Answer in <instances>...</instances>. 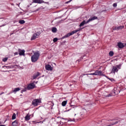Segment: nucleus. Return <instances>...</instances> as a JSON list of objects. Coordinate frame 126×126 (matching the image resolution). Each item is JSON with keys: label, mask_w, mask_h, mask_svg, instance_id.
<instances>
[{"label": "nucleus", "mask_w": 126, "mask_h": 126, "mask_svg": "<svg viewBox=\"0 0 126 126\" xmlns=\"http://www.w3.org/2000/svg\"><path fill=\"white\" fill-rule=\"evenodd\" d=\"M40 57V53L38 52H35L33 53V55L31 57V60L32 63H35L37 62Z\"/></svg>", "instance_id": "nucleus-1"}, {"label": "nucleus", "mask_w": 126, "mask_h": 126, "mask_svg": "<svg viewBox=\"0 0 126 126\" xmlns=\"http://www.w3.org/2000/svg\"><path fill=\"white\" fill-rule=\"evenodd\" d=\"M120 91L119 90V88H114V90L112 91V92L111 94H109L106 95V97H110L111 96H115L117 94H119Z\"/></svg>", "instance_id": "nucleus-2"}, {"label": "nucleus", "mask_w": 126, "mask_h": 126, "mask_svg": "<svg viewBox=\"0 0 126 126\" xmlns=\"http://www.w3.org/2000/svg\"><path fill=\"white\" fill-rule=\"evenodd\" d=\"M121 67L122 64H120L118 65H116V66H113L111 73H114L115 74L116 72H118V71H119V69H121Z\"/></svg>", "instance_id": "nucleus-3"}, {"label": "nucleus", "mask_w": 126, "mask_h": 126, "mask_svg": "<svg viewBox=\"0 0 126 126\" xmlns=\"http://www.w3.org/2000/svg\"><path fill=\"white\" fill-rule=\"evenodd\" d=\"M42 103V100L40 99H35L32 101V105L35 107H37L38 105H40Z\"/></svg>", "instance_id": "nucleus-4"}, {"label": "nucleus", "mask_w": 126, "mask_h": 126, "mask_svg": "<svg viewBox=\"0 0 126 126\" xmlns=\"http://www.w3.org/2000/svg\"><path fill=\"white\" fill-rule=\"evenodd\" d=\"M90 75H102L103 73L101 71L96 70L94 73L89 74Z\"/></svg>", "instance_id": "nucleus-5"}, {"label": "nucleus", "mask_w": 126, "mask_h": 126, "mask_svg": "<svg viewBox=\"0 0 126 126\" xmlns=\"http://www.w3.org/2000/svg\"><path fill=\"white\" fill-rule=\"evenodd\" d=\"M40 34H41V32H37L36 33L33 34L31 40H35V39L38 38V37L40 36Z\"/></svg>", "instance_id": "nucleus-6"}, {"label": "nucleus", "mask_w": 126, "mask_h": 126, "mask_svg": "<svg viewBox=\"0 0 126 126\" xmlns=\"http://www.w3.org/2000/svg\"><path fill=\"white\" fill-rule=\"evenodd\" d=\"M33 88H35V84H34V83L29 84L27 87L28 90H30V89H33Z\"/></svg>", "instance_id": "nucleus-7"}, {"label": "nucleus", "mask_w": 126, "mask_h": 126, "mask_svg": "<svg viewBox=\"0 0 126 126\" xmlns=\"http://www.w3.org/2000/svg\"><path fill=\"white\" fill-rule=\"evenodd\" d=\"M33 2H34V3H45L43 0H33Z\"/></svg>", "instance_id": "nucleus-8"}, {"label": "nucleus", "mask_w": 126, "mask_h": 126, "mask_svg": "<svg viewBox=\"0 0 126 126\" xmlns=\"http://www.w3.org/2000/svg\"><path fill=\"white\" fill-rule=\"evenodd\" d=\"M86 112V110L85 109H83L82 112L80 113V117L83 118L84 117V113Z\"/></svg>", "instance_id": "nucleus-9"}, {"label": "nucleus", "mask_w": 126, "mask_h": 126, "mask_svg": "<svg viewBox=\"0 0 126 126\" xmlns=\"http://www.w3.org/2000/svg\"><path fill=\"white\" fill-rule=\"evenodd\" d=\"M19 55H20V56H24V54L25 53V50H21V49H19Z\"/></svg>", "instance_id": "nucleus-10"}, {"label": "nucleus", "mask_w": 126, "mask_h": 126, "mask_svg": "<svg viewBox=\"0 0 126 126\" xmlns=\"http://www.w3.org/2000/svg\"><path fill=\"white\" fill-rule=\"evenodd\" d=\"M45 68L46 70H53V68L49 64L46 65Z\"/></svg>", "instance_id": "nucleus-11"}, {"label": "nucleus", "mask_w": 126, "mask_h": 126, "mask_svg": "<svg viewBox=\"0 0 126 126\" xmlns=\"http://www.w3.org/2000/svg\"><path fill=\"white\" fill-rule=\"evenodd\" d=\"M87 23H89V22L88 21H86L85 20H84L79 25L80 27H81L82 26H84L85 24H87Z\"/></svg>", "instance_id": "nucleus-12"}, {"label": "nucleus", "mask_w": 126, "mask_h": 126, "mask_svg": "<svg viewBox=\"0 0 126 126\" xmlns=\"http://www.w3.org/2000/svg\"><path fill=\"white\" fill-rule=\"evenodd\" d=\"M97 18H98L96 16H94V17H91L88 20V22H90L91 21H93V20H95V19H97Z\"/></svg>", "instance_id": "nucleus-13"}, {"label": "nucleus", "mask_w": 126, "mask_h": 126, "mask_svg": "<svg viewBox=\"0 0 126 126\" xmlns=\"http://www.w3.org/2000/svg\"><path fill=\"white\" fill-rule=\"evenodd\" d=\"M118 47L120 48V49H122L125 47V45H124V43L119 42L118 43Z\"/></svg>", "instance_id": "nucleus-14"}, {"label": "nucleus", "mask_w": 126, "mask_h": 126, "mask_svg": "<svg viewBox=\"0 0 126 126\" xmlns=\"http://www.w3.org/2000/svg\"><path fill=\"white\" fill-rule=\"evenodd\" d=\"M81 29H78L76 30L73 31V32H71V34L73 35V34H75V33H77L78 31H80Z\"/></svg>", "instance_id": "nucleus-15"}, {"label": "nucleus", "mask_w": 126, "mask_h": 126, "mask_svg": "<svg viewBox=\"0 0 126 126\" xmlns=\"http://www.w3.org/2000/svg\"><path fill=\"white\" fill-rule=\"evenodd\" d=\"M30 117H31V115L28 114L25 117V121H29L30 120Z\"/></svg>", "instance_id": "nucleus-16"}, {"label": "nucleus", "mask_w": 126, "mask_h": 126, "mask_svg": "<svg viewBox=\"0 0 126 126\" xmlns=\"http://www.w3.org/2000/svg\"><path fill=\"white\" fill-rule=\"evenodd\" d=\"M124 28V26H121L119 27H116L114 29V30H120V29H123Z\"/></svg>", "instance_id": "nucleus-17"}, {"label": "nucleus", "mask_w": 126, "mask_h": 126, "mask_svg": "<svg viewBox=\"0 0 126 126\" xmlns=\"http://www.w3.org/2000/svg\"><path fill=\"white\" fill-rule=\"evenodd\" d=\"M20 90V88H15L14 90H12V92L15 94L16 92H18V91H19Z\"/></svg>", "instance_id": "nucleus-18"}, {"label": "nucleus", "mask_w": 126, "mask_h": 126, "mask_svg": "<svg viewBox=\"0 0 126 126\" xmlns=\"http://www.w3.org/2000/svg\"><path fill=\"white\" fill-rule=\"evenodd\" d=\"M39 75H40V73L37 72L36 74H35V75H34L33 76L32 79H36V78H37V77H38V76H39Z\"/></svg>", "instance_id": "nucleus-19"}, {"label": "nucleus", "mask_w": 126, "mask_h": 126, "mask_svg": "<svg viewBox=\"0 0 126 126\" xmlns=\"http://www.w3.org/2000/svg\"><path fill=\"white\" fill-rule=\"evenodd\" d=\"M71 32L67 33V34L65 35L64 36L62 37V39H64V38H67V37H69V36H71Z\"/></svg>", "instance_id": "nucleus-20"}, {"label": "nucleus", "mask_w": 126, "mask_h": 126, "mask_svg": "<svg viewBox=\"0 0 126 126\" xmlns=\"http://www.w3.org/2000/svg\"><path fill=\"white\" fill-rule=\"evenodd\" d=\"M71 32L67 33V34L65 35L64 36L62 37V39H64V38H67V37H69V36H71Z\"/></svg>", "instance_id": "nucleus-21"}, {"label": "nucleus", "mask_w": 126, "mask_h": 126, "mask_svg": "<svg viewBox=\"0 0 126 126\" xmlns=\"http://www.w3.org/2000/svg\"><path fill=\"white\" fill-rule=\"evenodd\" d=\"M66 104H67V100H64L62 103V105L63 107H64Z\"/></svg>", "instance_id": "nucleus-22"}, {"label": "nucleus", "mask_w": 126, "mask_h": 126, "mask_svg": "<svg viewBox=\"0 0 126 126\" xmlns=\"http://www.w3.org/2000/svg\"><path fill=\"white\" fill-rule=\"evenodd\" d=\"M62 120H64V121H67V122H74V119H69V120L68 119H63V118Z\"/></svg>", "instance_id": "nucleus-23"}, {"label": "nucleus", "mask_w": 126, "mask_h": 126, "mask_svg": "<svg viewBox=\"0 0 126 126\" xmlns=\"http://www.w3.org/2000/svg\"><path fill=\"white\" fill-rule=\"evenodd\" d=\"M17 126V121H15L12 123V126Z\"/></svg>", "instance_id": "nucleus-24"}, {"label": "nucleus", "mask_w": 126, "mask_h": 126, "mask_svg": "<svg viewBox=\"0 0 126 126\" xmlns=\"http://www.w3.org/2000/svg\"><path fill=\"white\" fill-rule=\"evenodd\" d=\"M52 32L53 33H56V32H57V28H52Z\"/></svg>", "instance_id": "nucleus-25"}, {"label": "nucleus", "mask_w": 126, "mask_h": 126, "mask_svg": "<svg viewBox=\"0 0 126 126\" xmlns=\"http://www.w3.org/2000/svg\"><path fill=\"white\" fill-rule=\"evenodd\" d=\"M19 23H20V24H24V23H25V21L21 20L19 21Z\"/></svg>", "instance_id": "nucleus-26"}, {"label": "nucleus", "mask_w": 126, "mask_h": 126, "mask_svg": "<svg viewBox=\"0 0 126 126\" xmlns=\"http://www.w3.org/2000/svg\"><path fill=\"white\" fill-rule=\"evenodd\" d=\"M15 119H16V114L14 113L12 116V120H15Z\"/></svg>", "instance_id": "nucleus-27"}, {"label": "nucleus", "mask_w": 126, "mask_h": 126, "mask_svg": "<svg viewBox=\"0 0 126 126\" xmlns=\"http://www.w3.org/2000/svg\"><path fill=\"white\" fill-rule=\"evenodd\" d=\"M105 76V77L108 78V79H109V80H110V81H111L112 82H115V80L114 79L108 78V77H107V76Z\"/></svg>", "instance_id": "nucleus-28"}, {"label": "nucleus", "mask_w": 126, "mask_h": 126, "mask_svg": "<svg viewBox=\"0 0 126 126\" xmlns=\"http://www.w3.org/2000/svg\"><path fill=\"white\" fill-rule=\"evenodd\" d=\"M109 56L110 57H113V56H114V52L113 51H110L109 52Z\"/></svg>", "instance_id": "nucleus-29"}, {"label": "nucleus", "mask_w": 126, "mask_h": 126, "mask_svg": "<svg viewBox=\"0 0 126 126\" xmlns=\"http://www.w3.org/2000/svg\"><path fill=\"white\" fill-rule=\"evenodd\" d=\"M116 124H118L117 121H114L112 124L110 126H114V125H116Z\"/></svg>", "instance_id": "nucleus-30"}, {"label": "nucleus", "mask_w": 126, "mask_h": 126, "mask_svg": "<svg viewBox=\"0 0 126 126\" xmlns=\"http://www.w3.org/2000/svg\"><path fill=\"white\" fill-rule=\"evenodd\" d=\"M7 60H8V58H5L3 59L2 61H3V62H4V63H5V62H6L7 61Z\"/></svg>", "instance_id": "nucleus-31"}, {"label": "nucleus", "mask_w": 126, "mask_h": 126, "mask_svg": "<svg viewBox=\"0 0 126 126\" xmlns=\"http://www.w3.org/2000/svg\"><path fill=\"white\" fill-rule=\"evenodd\" d=\"M63 124H65V122L63 121V122L62 121L60 122V125H61V126H63Z\"/></svg>", "instance_id": "nucleus-32"}, {"label": "nucleus", "mask_w": 126, "mask_h": 126, "mask_svg": "<svg viewBox=\"0 0 126 126\" xmlns=\"http://www.w3.org/2000/svg\"><path fill=\"white\" fill-rule=\"evenodd\" d=\"M57 41H58V38L56 37L53 39V42H54V43H56V42H57Z\"/></svg>", "instance_id": "nucleus-33"}, {"label": "nucleus", "mask_w": 126, "mask_h": 126, "mask_svg": "<svg viewBox=\"0 0 126 126\" xmlns=\"http://www.w3.org/2000/svg\"><path fill=\"white\" fill-rule=\"evenodd\" d=\"M113 6L114 7H117V3H114L113 4Z\"/></svg>", "instance_id": "nucleus-34"}, {"label": "nucleus", "mask_w": 126, "mask_h": 126, "mask_svg": "<svg viewBox=\"0 0 126 126\" xmlns=\"http://www.w3.org/2000/svg\"><path fill=\"white\" fill-rule=\"evenodd\" d=\"M27 90V88H25L24 90H23L22 91V92H25Z\"/></svg>", "instance_id": "nucleus-35"}, {"label": "nucleus", "mask_w": 126, "mask_h": 126, "mask_svg": "<svg viewBox=\"0 0 126 126\" xmlns=\"http://www.w3.org/2000/svg\"><path fill=\"white\" fill-rule=\"evenodd\" d=\"M14 55H18V52H15V53H14Z\"/></svg>", "instance_id": "nucleus-36"}, {"label": "nucleus", "mask_w": 126, "mask_h": 126, "mask_svg": "<svg viewBox=\"0 0 126 126\" xmlns=\"http://www.w3.org/2000/svg\"><path fill=\"white\" fill-rule=\"evenodd\" d=\"M19 4H20V3H19V4H17V5H18V6H19Z\"/></svg>", "instance_id": "nucleus-37"}, {"label": "nucleus", "mask_w": 126, "mask_h": 126, "mask_svg": "<svg viewBox=\"0 0 126 126\" xmlns=\"http://www.w3.org/2000/svg\"><path fill=\"white\" fill-rule=\"evenodd\" d=\"M35 11H38V10H36Z\"/></svg>", "instance_id": "nucleus-38"}, {"label": "nucleus", "mask_w": 126, "mask_h": 126, "mask_svg": "<svg viewBox=\"0 0 126 126\" xmlns=\"http://www.w3.org/2000/svg\"><path fill=\"white\" fill-rule=\"evenodd\" d=\"M0 95H1V94H0Z\"/></svg>", "instance_id": "nucleus-39"}]
</instances>
